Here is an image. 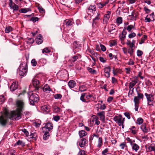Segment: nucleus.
Masks as SVG:
<instances>
[{
    "label": "nucleus",
    "instance_id": "1",
    "mask_svg": "<svg viewBox=\"0 0 155 155\" xmlns=\"http://www.w3.org/2000/svg\"><path fill=\"white\" fill-rule=\"evenodd\" d=\"M21 112L17 110L9 113L5 112L0 117V124L2 126H5L9 119L18 120L21 118Z\"/></svg>",
    "mask_w": 155,
    "mask_h": 155
},
{
    "label": "nucleus",
    "instance_id": "2",
    "mask_svg": "<svg viewBox=\"0 0 155 155\" xmlns=\"http://www.w3.org/2000/svg\"><path fill=\"white\" fill-rule=\"evenodd\" d=\"M29 100L30 104L34 105L36 103H38L39 100V97L36 94L33 93L32 92L28 93Z\"/></svg>",
    "mask_w": 155,
    "mask_h": 155
},
{
    "label": "nucleus",
    "instance_id": "3",
    "mask_svg": "<svg viewBox=\"0 0 155 155\" xmlns=\"http://www.w3.org/2000/svg\"><path fill=\"white\" fill-rule=\"evenodd\" d=\"M27 71V64L26 62H23L20 64L19 68V74L20 76H24Z\"/></svg>",
    "mask_w": 155,
    "mask_h": 155
},
{
    "label": "nucleus",
    "instance_id": "4",
    "mask_svg": "<svg viewBox=\"0 0 155 155\" xmlns=\"http://www.w3.org/2000/svg\"><path fill=\"white\" fill-rule=\"evenodd\" d=\"M114 121L118 124V125H120L121 124H124L125 118H123L121 115L115 116L113 118Z\"/></svg>",
    "mask_w": 155,
    "mask_h": 155
},
{
    "label": "nucleus",
    "instance_id": "5",
    "mask_svg": "<svg viewBox=\"0 0 155 155\" xmlns=\"http://www.w3.org/2000/svg\"><path fill=\"white\" fill-rule=\"evenodd\" d=\"M145 95L147 98L148 104L150 106H153V103L154 99L153 98V95L151 94H148L147 93H145Z\"/></svg>",
    "mask_w": 155,
    "mask_h": 155
},
{
    "label": "nucleus",
    "instance_id": "6",
    "mask_svg": "<svg viewBox=\"0 0 155 155\" xmlns=\"http://www.w3.org/2000/svg\"><path fill=\"white\" fill-rule=\"evenodd\" d=\"M96 10V6L95 5H90L88 7L87 12L89 15H91L94 14Z\"/></svg>",
    "mask_w": 155,
    "mask_h": 155
},
{
    "label": "nucleus",
    "instance_id": "7",
    "mask_svg": "<svg viewBox=\"0 0 155 155\" xmlns=\"http://www.w3.org/2000/svg\"><path fill=\"white\" fill-rule=\"evenodd\" d=\"M16 104L18 107L17 110L22 112L24 107V103L22 101L18 100L16 102Z\"/></svg>",
    "mask_w": 155,
    "mask_h": 155
},
{
    "label": "nucleus",
    "instance_id": "8",
    "mask_svg": "<svg viewBox=\"0 0 155 155\" xmlns=\"http://www.w3.org/2000/svg\"><path fill=\"white\" fill-rule=\"evenodd\" d=\"M110 14L111 12L110 11H108L107 12V13L104 15L103 21V23L104 24L106 25L107 24L109 18H110Z\"/></svg>",
    "mask_w": 155,
    "mask_h": 155
},
{
    "label": "nucleus",
    "instance_id": "9",
    "mask_svg": "<svg viewBox=\"0 0 155 155\" xmlns=\"http://www.w3.org/2000/svg\"><path fill=\"white\" fill-rule=\"evenodd\" d=\"M53 127V124L50 123H48L46 124L45 126L42 128L43 130L49 132L51 130Z\"/></svg>",
    "mask_w": 155,
    "mask_h": 155
},
{
    "label": "nucleus",
    "instance_id": "10",
    "mask_svg": "<svg viewBox=\"0 0 155 155\" xmlns=\"http://www.w3.org/2000/svg\"><path fill=\"white\" fill-rule=\"evenodd\" d=\"M81 56L79 54H76L72 56L69 59L68 61L71 64L76 61L78 58H81Z\"/></svg>",
    "mask_w": 155,
    "mask_h": 155
},
{
    "label": "nucleus",
    "instance_id": "11",
    "mask_svg": "<svg viewBox=\"0 0 155 155\" xmlns=\"http://www.w3.org/2000/svg\"><path fill=\"white\" fill-rule=\"evenodd\" d=\"M9 5L10 8L13 9L14 11H17L18 10V6L14 3L12 0H9Z\"/></svg>",
    "mask_w": 155,
    "mask_h": 155
},
{
    "label": "nucleus",
    "instance_id": "12",
    "mask_svg": "<svg viewBox=\"0 0 155 155\" xmlns=\"http://www.w3.org/2000/svg\"><path fill=\"white\" fill-rule=\"evenodd\" d=\"M138 78L136 77L134 79L131 81V82L129 83V88L130 89L129 92L130 91L131 89L138 82Z\"/></svg>",
    "mask_w": 155,
    "mask_h": 155
},
{
    "label": "nucleus",
    "instance_id": "13",
    "mask_svg": "<svg viewBox=\"0 0 155 155\" xmlns=\"http://www.w3.org/2000/svg\"><path fill=\"white\" fill-rule=\"evenodd\" d=\"M110 69L111 68L110 66L105 68L104 69V75L107 78H109L110 77Z\"/></svg>",
    "mask_w": 155,
    "mask_h": 155
},
{
    "label": "nucleus",
    "instance_id": "14",
    "mask_svg": "<svg viewBox=\"0 0 155 155\" xmlns=\"http://www.w3.org/2000/svg\"><path fill=\"white\" fill-rule=\"evenodd\" d=\"M18 86V82L16 81L14 82L10 86L11 91H15L17 89Z\"/></svg>",
    "mask_w": 155,
    "mask_h": 155
},
{
    "label": "nucleus",
    "instance_id": "15",
    "mask_svg": "<svg viewBox=\"0 0 155 155\" xmlns=\"http://www.w3.org/2000/svg\"><path fill=\"white\" fill-rule=\"evenodd\" d=\"M32 83L34 86L36 88L35 89L38 90L39 86V82L38 80L35 78H33L32 80Z\"/></svg>",
    "mask_w": 155,
    "mask_h": 155
},
{
    "label": "nucleus",
    "instance_id": "16",
    "mask_svg": "<svg viewBox=\"0 0 155 155\" xmlns=\"http://www.w3.org/2000/svg\"><path fill=\"white\" fill-rule=\"evenodd\" d=\"M87 141L86 139L82 138L79 142L78 144L81 147H84L85 146Z\"/></svg>",
    "mask_w": 155,
    "mask_h": 155
},
{
    "label": "nucleus",
    "instance_id": "17",
    "mask_svg": "<svg viewBox=\"0 0 155 155\" xmlns=\"http://www.w3.org/2000/svg\"><path fill=\"white\" fill-rule=\"evenodd\" d=\"M51 91V88L47 84L45 85L43 87V91L46 93H49Z\"/></svg>",
    "mask_w": 155,
    "mask_h": 155
},
{
    "label": "nucleus",
    "instance_id": "18",
    "mask_svg": "<svg viewBox=\"0 0 155 155\" xmlns=\"http://www.w3.org/2000/svg\"><path fill=\"white\" fill-rule=\"evenodd\" d=\"M137 16V13L135 12H133L131 13V15L129 16L132 20H135Z\"/></svg>",
    "mask_w": 155,
    "mask_h": 155
},
{
    "label": "nucleus",
    "instance_id": "19",
    "mask_svg": "<svg viewBox=\"0 0 155 155\" xmlns=\"http://www.w3.org/2000/svg\"><path fill=\"white\" fill-rule=\"evenodd\" d=\"M105 112L104 111H102L97 114V115L99 117L100 119L103 121L105 120Z\"/></svg>",
    "mask_w": 155,
    "mask_h": 155
},
{
    "label": "nucleus",
    "instance_id": "20",
    "mask_svg": "<svg viewBox=\"0 0 155 155\" xmlns=\"http://www.w3.org/2000/svg\"><path fill=\"white\" fill-rule=\"evenodd\" d=\"M140 128L145 133L148 132L150 130V129L148 127H147L145 124H143L141 126Z\"/></svg>",
    "mask_w": 155,
    "mask_h": 155
},
{
    "label": "nucleus",
    "instance_id": "21",
    "mask_svg": "<svg viewBox=\"0 0 155 155\" xmlns=\"http://www.w3.org/2000/svg\"><path fill=\"white\" fill-rule=\"evenodd\" d=\"M126 28H124L123 30L121 33V35L120 36V38L121 41L124 40L126 37V35L127 34V32L125 31Z\"/></svg>",
    "mask_w": 155,
    "mask_h": 155
},
{
    "label": "nucleus",
    "instance_id": "22",
    "mask_svg": "<svg viewBox=\"0 0 155 155\" xmlns=\"http://www.w3.org/2000/svg\"><path fill=\"white\" fill-rule=\"evenodd\" d=\"M131 146L133 150H134L136 152H137L139 149V146L137 144L133 143Z\"/></svg>",
    "mask_w": 155,
    "mask_h": 155
},
{
    "label": "nucleus",
    "instance_id": "23",
    "mask_svg": "<svg viewBox=\"0 0 155 155\" xmlns=\"http://www.w3.org/2000/svg\"><path fill=\"white\" fill-rule=\"evenodd\" d=\"M72 23L73 22L72 20L69 19H67L65 20L64 23V24L66 26L68 27L71 25H72Z\"/></svg>",
    "mask_w": 155,
    "mask_h": 155
},
{
    "label": "nucleus",
    "instance_id": "24",
    "mask_svg": "<svg viewBox=\"0 0 155 155\" xmlns=\"http://www.w3.org/2000/svg\"><path fill=\"white\" fill-rule=\"evenodd\" d=\"M41 110L45 114L48 113L50 111V108L49 107L46 105H44L41 107Z\"/></svg>",
    "mask_w": 155,
    "mask_h": 155
},
{
    "label": "nucleus",
    "instance_id": "25",
    "mask_svg": "<svg viewBox=\"0 0 155 155\" xmlns=\"http://www.w3.org/2000/svg\"><path fill=\"white\" fill-rule=\"evenodd\" d=\"M43 132L44 133V134L43 136V139L44 140H46L48 139L50 136L49 132L45 131V130H43Z\"/></svg>",
    "mask_w": 155,
    "mask_h": 155
},
{
    "label": "nucleus",
    "instance_id": "26",
    "mask_svg": "<svg viewBox=\"0 0 155 155\" xmlns=\"http://www.w3.org/2000/svg\"><path fill=\"white\" fill-rule=\"evenodd\" d=\"M100 14L99 13H97V15L96 17H95L93 19L92 25H94V24L95 25L97 23L98 21L100 19Z\"/></svg>",
    "mask_w": 155,
    "mask_h": 155
},
{
    "label": "nucleus",
    "instance_id": "27",
    "mask_svg": "<svg viewBox=\"0 0 155 155\" xmlns=\"http://www.w3.org/2000/svg\"><path fill=\"white\" fill-rule=\"evenodd\" d=\"M76 82L73 80H70L68 83V85L71 88H73L76 86Z\"/></svg>",
    "mask_w": 155,
    "mask_h": 155
},
{
    "label": "nucleus",
    "instance_id": "28",
    "mask_svg": "<svg viewBox=\"0 0 155 155\" xmlns=\"http://www.w3.org/2000/svg\"><path fill=\"white\" fill-rule=\"evenodd\" d=\"M103 143L102 138L101 137H99L97 142V147L98 148H101L103 144Z\"/></svg>",
    "mask_w": 155,
    "mask_h": 155
},
{
    "label": "nucleus",
    "instance_id": "29",
    "mask_svg": "<svg viewBox=\"0 0 155 155\" xmlns=\"http://www.w3.org/2000/svg\"><path fill=\"white\" fill-rule=\"evenodd\" d=\"M31 9L30 8H22L19 10V12L21 13H26L28 12L31 11Z\"/></svg>",
    "mask_w": 155,
    "mask_h": 155
},
{
    "label": "nucleus",
    "instance_id": "30",
    "mask_svg": "<svg viewBox=\"0 0 155 155\" xmlns=\"http://www.w3.org/2000/svg\"><path fill=\"white\" fill-rule=\"evenodd\" d=\"M53 111L55 113L59 112L61 110V108L57 106H54L53 107Z\"/></svg>",
    "mask_w": 155,
    "mask_h": 155
},
{
    "label": "nucleus",
    "instance_id": "31",
    "mask_svg": "<svg viewBox=\"0 0 155 155\" xmlns=\"http://www.w3.org/2000/svg\"><path fill=\"white\" fill-rule=\"evenodd\" d=\"M120 147L122 150L127 149V146L125 142L121 143L120 145Z\"/></svg>",
    "mask_w": 155,
    "mask_h": 155
},
{
    "label": "nucleus",
    "instance_id": "32",
    "mask_svg": "<svg viewBox=\"0 0 155 155\" xmlns=\"http://www.w3.org/2000/svg\"><path fill=\"white\" fill-rule=\"evenodd\" d=\"M79 134L80 137H82L87 134V133L84 130H81L79 132Z\"/></svg>",
    "mask_w": 155,
    "mask_h": 155
},
{
    "label": "nucleus",
    "instance_id": "33",
    "mask_svg": "<svg viewBox=\"0 0 155 155\" xmlns=\"http://www.w3.org/2000/svg\"><path fill=\"white\" fill-rule=\"evenodd\" d=\"M87 87L85 85H82L79 87V89L81 92L87 90Z\"/></svg>",
    "mask_w": 155,
    "mask_h": 155
},
{
    "label": "nucleus",
    "instance_id": "34",
    "mask_svg": "<svg viewBox=\"0 0 155 155\" xmlns=\"http://www.w3.org/2000/svg\"><path fill=\"white\" fill-rule=\"evenodd\" d=\"M86 95L85 93H83L81 94V96L80 97V100L83 102H85V103H88V101H86V100L84 99V97Z\"/></svg>",
    "mask_w": 155,
    "mask_h": 155
},
{
    "label": "nucleus",
    "instance_id": "35",
    "mask_svg": "<svg viewBox=\"0 0 155 155\" xmlns=\"http://www.w3.org/2000/svg\"><path fill=\"white\" fill-rule=\"evenodd\" d=\"M8 155H16V151L14 149H11L9 150L8 153Z\"/></svg>",
    "mask_w": 155,
    "mask_h": 155
},
{
    "label": "nucleus",
    "instance_id": "36",
    "mask_svg": "<svg viewBox=\"0 0 155 155\" xmlns=\"http://www.w3.org/2000/svg\"><path fill=\"white\" fill-rule=\"evenodd\" d=\"M13 30L11 26L6 27L5 28V32L6 33H9Z\"/></svg>",
    "mask_w": 155,
    "mask_h": 155
},
{
    "label": "nucleus",
    "instance_id": "37",
    "mask_svg": "<svg viewBox=\"0 0 155 155\" xmlns=\"http://www.w3.org/2000/svg\"><path fill=\"white\" fill-rule=\"evenodd\" d=\"M130 129L131 131V133L134 134H135L137 133V131L136 130V128L135 126H132L130 128Z\"/></svg>",
    "mask_w": 155,
    "mask_h": 155
},
{
    "label": "nucleus",
    "instance_id": "38",
    "mask_svg": "<svg viewBox=\"0 0 155 155\" xmlns=\"http://www.w3.org/2000/svg\"><path fill=\"white\" fill-rule=\"evenodd\" d=\"M122 18L121 17H118L116 19V23L119 25L122 23Z\"/></svg>",
    "mask_w": 155,
    "mask_h": 155
},
{
    "label": "nucleus",
    "instance_id": "39",
    "mask_svg": "<svg viewBox=\"0 0 155 155\" xmlns=\"http://www.w3.org/2000/svg\"><path fill=\"white\" fill-rule=\"evenodd\" d=\"M143 120L142 118L140 117L139 118L137 119L136 121V124H137L140 125L143 123Z\"/></svg>",
    "mask_w": 155,
    "mask_h": 155
},
{
    "label": "nucleus",
    "instance_id": "40",
    "mask_svg": "<svg viewBox=\"0 0 155 155\" xmlns=\"http://www.w3.org/2000/svg\"><path fill=\"white\" fill-rule=\"evenodd\" d=\"M87 70L91 74H94L96 73V71L95 70L89 67H88L87 68Z\"/></svg>",
    "mask_w": 155,
    "mask_h": 155
},
{
    "label": "nucleus",
    "instance_id": "41",
    "mask_svg": "<svg viewBox=\"0 0 155 155\" xmlns=\"http://www.w3.org/2000/svg\"><path fill=\"white\" fill-rule=\"evenodd\" d=\"M135 25H128L126 28V29L128 31H130L133 29H134V28Z\"/></svg>",
    "mask_w": 155,
    "mask_h": 155
},
{
    "label": "nucleus",
    "instance_id": "42",
    "mask_svg": "<svg viewBox=\"0 0 155 155\" xmlns=\"http://www.w3.org/2000/svg\"><path fill=\"white\" fill-rule=\"evenodd\" d=\"M62 97V95L60 94H57L54 95V98L56 99H61Z\"/></svg>",
    "mask_w": 155,
    "mask_h": 155
},
{
    "label": "nucleus",
    "instance_id": "43",
    "mask_svg": "<svg viewBox=\"0 0 155 155\" xmlns=\"http://www.w3.org/2000/svg\"><path fill=\"white\" fill-rule=\"evenodd\" d=\"M51 51L48 48H45L42 50V53L44 54L45 53H48Z\"/></svg>",
    "mask_w": 155,
    "mask_h": 155
},
{
    "label": "nucleus",
    "instance_id": "44",
    "mask_svg": "<svg viewBox=\"0 0 155 155\" xmlns=\"http://www.w3.org/2000/svg\"><path fill=\"white\" fill-rule=\"evenodd\" d=\"M16 144L18 145H21L22 147H24L25 146V143L20 140H18L16 142Z\"/></svg>",
    "mask_w": 155,
    "mask_h": 155
},
{
    "label": "nucleus",
    "instance_id": "45",
    "mask_svg": "<svg viewBox=\"0 0 155 155\" xmlns=\"http://www.w3.org/2000/svg\"><path fill=\"white\" fill-rule=\"evenodd\" d=\"M148 149L150 151H155V145L152 144L149 147Z\"/></svg>",
    "mask_w": 155,
    "mask_h": 155
},
{
    "label": "nucleus",
    "instance_id": "46",
    "mask_svg": "<svg viewBox=\"0 0 155 155\" xmlns=\"http://www.w3.org/2000/svg\"><path fill=\"white\" fill-rule=\"evenodd\" d=\"M134 101L135 104H139V99L137 96H135L134 98Z\"/></svg>",
    "mask_w": 155,
    "mask_h": 155
},
{
    "label": "nucleus",
    "instance_id": "47",
    "mask_svg": "<svg viewBox=\"0 0 155 155\" xmlns=\"http://www.w3.org/2000/svg\"><path fill=\"white\" fill-rule=\"evenodd\" d=\"M5 101L4 96L3 95L0 96V104L3 103Z\"/></svg>",
    "mask_w": 155,
    "mask_h": 155
},
{
    "label": "nucleus",
    "instance_id": "48",
    "mask_svg": "<svg viewBox=\"0 0 155 155\" xmlns=\"http://www.w3.org/2000/svg\"><path fill=\"white\" fill-rule=\"evenodd\" d=\"M126 140L130 144V145L135 142L134 140H133L130 139V138L128 137L126 138Z\"/></svg>",
    "mask_w": 155,
    "mask_h": 155
},
{
    "label": "nucleus",
    "instance_id": "49",
    "mask_svg": "<svg viewBox=\"0 0 155 155\" xmlns=\"http://www.w3.org/2000/svg\"><path fill=\"white\" fill-rule=\"evenodd\" d=\"M53 118L54 121L57 122L60 120V117L58 115L54 116Z\"/></svg>",
    "mask_w": 155,
    "mask_h": 155
},
{
    "label": "nucleus",
    "instance_id": "50",
    "mask_svg": "<svg viewBox=\"0 0 155 155\" xmlns=\"http://www.w3.org/2000/svg\"><path fill=\"white\" fill-rule=\"evenodd\" d=\"M147 38V36L146 35H144L141 39V42H140V44H141L144 43L145 40Z\"/></svg>",
    "mask_w": 155,
    "mask_h": 155
},
{
    "label": "nucleus",
    "instance_id": "51",
    "mask_svg": "<svg viewBox=\"0 0 155 155\" xmlns=\"http://www.w3.org/2000/svg\"><path fill=\"white\" fill-rule=\"evenodd\" d=\"M137 97L139 99H142L143 97V94L142 93H140L137 91Z\"/></svg>",
    "mask_w": 155,
    "mask_h": 155
},
{
    "label": "nucleus",
    "instance_id": "52",
    "mask_svg": "<svg viewBox=\"0 0 155 155\" xmlns=\"http://www.w3.org/2000/svg\"><path fill=\"white\" fill-rule=\"evenodd\" d=\"M31 63L33 66H35L37 65V62L35 59H33L31 61Z\"/></svg>",
    "mask_w": 155,
    "mask_h": 155
},
{
    "label": "nucleus",
    "instance_id": "53",
    "mask_svg": "<svg viewBox=\"0 0 155 155\" xmlns=\"http://www.w3.org/2000/svg\"><path fill=\"white\" fill-rule=\"evenodd\" d=\"M145 84L147 86H150L152 84L151 82L149 80H145Z\"/></svg>",
    "mask_w": 155,
    "mask_h": 155
},
{
    "label": "nucleus",
    "instance_id": "54",
    "mask_svg": "<svg viewBox=\"0 0 155 155\" xmlns=\"http://www.w3.org/2000/svg\"><path fill=\"white\" fill-rule=\"evenodd\" d=\"M136 36V34L134 32H132L131 34H130L128 35V37L130 38H132Z\"/></svg>",
    "mask_w": 155,
    "mask_h": 155
},
{
    "label": "nucleus",
    "instance_id": "55",
    "mask_svg": "<svg viewBox=\"0 0 155 155\" xmlns=\"http://www.w3.org/2000/svg\"><path fill=\"white\" fill-rule=\"evenodd\" d=\"M21 131L24 133L26 136H28L29 134L27 130L26 129L23 128L21 129Z\"/></svg>",
    "mask_w": 155,
    "mask_h": 155
},
{
    "label": "nucleus",
    "instance_id": "56",
    "mask_svg": "<svg viewBox=\"0 0 155 155\" xmlns=\"http://www.w3.org/2000/svg\"><path fill=\"white\" fill-rule=\"evenodd\" d=\"M38 9L40 13H45V10L41 6H39L38 7Z\"/></svg>",
    "mask_w": 155,
    "mask_h": 155
},
{
    "label": "nucleus",
    "instance_id": "57",
    "mask_svg": "<svg viewBox=\"0 0 155 155\" xmlns=\"http://www.w3.org/2000/svg\"><path fill=\"white\" fill-rule=\"evenodd\" d=\"M39 18L37 17H32L30 20V21H33L34 22H35L38 21Z\"/></svg>",
    "mask_w": 155,
    "mask_h": 155
},
{
    "label": "nucleus",
    "instance_id": "58",
    "mask_svg": "<svg viewBox=\"0 0 155 155\" xmlns=\"http://www.w3.org/2000/svg\"><path fill=\"white\" fill-rule=\"evenodd\" d=\"M115 31H116V29L115 28H113V27L110 28L108 30V32L111 34L114 33Z\"/></svg>",
    "mask_w": 155,
    "mask_h": 155
},
{
    "label": "nucleus",
    "instance_id": "59",
    "mask_svg": "<svg viewBox=\"0 0 155 155\" xmlns=\"http://www.w3.org/2000/svg\"><path fill=\"white\" fill-rule=\"evenodd\" d=\"M124 115L128 119H130V115L128 112H125L124 113Z\"/></svg>",
    "mask_w": 155,
    "mask_h": 155
},
{
    "label": "nucleus",
    "instance_id": "60",
    "mask_svg": "<svg viewBox=\"0 0 155 155\" xmlns=\"http://www.w3.org/2000/svg\"><path fill=\"white\" fill-rule=\"evenodd\" d=\"M109 149L107 148H106L104 150H103L102 152V155H106L107 154V153L108 152Z\"/></svg>",
    "mask_w": 155,
    "mask_h": 155
},
{
    "label": "nucleus",
    "instance_id": "61",
    "mask_svg": "<svg viewBox=\"0 0 155 155\" xmlns=\"http://www.w3.org/2000/svg\"><path fill=\"white\" fill-rule=\"evenodd\" d=\"M137 55L140 57L142 55L143 52L142 51L140 50H138L137 51Z\"/></svg>",
    "mask_w": 155,
    "mask_h": 155
},
{
    "label": "nucleus",
    "instance_id": "62",
    "mask_svg": "<svg viewBox=\"0 0 155 155\" xmlns=\"http://www.w3.org/2000/svg\"><path fill=\"white\" fill-rule=\"evenodd\" d=\"M77 155H85L84 151V150H80Z\"/></svg>",
    "mask_w": 155,
    "mask_h": 155
},
{
    "label": "nucleus",
    "instance_id": "63",
    "mask_svg": "<svg viewBox=\"0 0 155 155\" xmlns=\"http://www.w3.org/2000/svg\"><path fill=\"white\" fill-rule=\"evenodd\" d=\"M133 48H129L128 49V52L131 55H132L133 54Z\"/></svg>",
    "mask_w": 155,
    "mask_h": 155
},
{
    "label": "nucleus",
    "instance_id": "64",
    "mask_svg": "<svg viewBox=\"0 0 155 155\" xmlns=\"http://www.w3.org/2000/svg\"><path fill=\"white\" fill-rule=\"evenodd\" d=\"M117 82V79L114 77L112 78V83L113 84H115Z\"/></svg>",
    "mask_w": 155,
    "mask_h": 155
}]
</instances>
